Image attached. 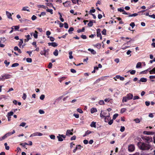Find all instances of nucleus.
<instances>
[{
	"mask_svg": "<svg viewBox=\"0 0 155 155\" xmlns=\"http://www.w3.org/2000/svg\"><path fill=\"white\" fill-rule=\"evenodd\" d=\"M101 30L100 28H98L97 29V37H99L101 40H102V36L101 33Z\"/></svg>",
	"mask_w": 155,
	"mask_h": 155,
	"instance_id": "423d86ee",
	"label": "nucleus"
},
{
	"mask_svg": "<svg viewBox=\"0 0 155 155\" xmlns=\"http://www.w3.org/2000/svg\"><path fill=\"white\" fill-rule=\"evenodd\" d=\"M108 115L106 117H105V121L106 122H107L109 121V118H110V114L108 112Z\"/></svg>",
	"mask_w": 155,
	"mask_h": 155,
	"instance_id": "ddd939ff",
	"label": "nucleus"
},
{
	"mask_svg": "<svg viewBox=\"0 0 155 155\" xmlns=\"http://www.w3.org/2000/svg\"><path fill=\"white\" fill-rule=\"evenodd\" d=\"M107 114V112L105 111L103 112L102 111H101V112L100 114V117L103 118L106 117V115Z\"/></svg>",
	"mask_w": 155,
	"mask_h": 155,
	"instance_id": "6e6552de",
	"label": "nucleus"
},
{
	"mask_svg": "<svg viewBox=\"0 0 155 155\" xmlns=\"http://www.w3.org/2000/svg\"><path fill=\"white\" fill-rule=\"evenodd\" d=\"M118 116V114H115L113 116V119L115 120Z\"/></svg>",
	"mask_w": 155,
	"mask_h": 155,
	"instance_id": "a19ab883",
	"label": "nucleus"
},
{
	"mask_svg": "<svg viewBox=\"0 0 155 155\" xmlns=\"http://www.w3.org/2000/svg\"><path fill=\"white\" fill-rule=\"evenodd\" d=\"M140 99V97L137 96H135L134 97H133V100H135L136 99Z\"/></svg>",
	"mask_w": 155,
	"mask_h": 155,
	"instance_id": "338daca9",
	"label": "nucleus"
},
{
	"mask_svg": "<svg viewBox=\"0 0 155 155\" xmlns=\"http://www.w3.org/2000/svg\"><path fill=\"white\" fill-rule=\"evenodd\" d=\"M148 69H147L146 70H145V71H142L140 72V74H147V71H148Z\"/></svg>",
	"mask_w": 155,
	"mask_h": 155,
	"instance_id": "37998d69",
	"label": "nucleus"
},
{
	"mask_svg": "<svg viewBox=\"0 0 155 155\" xmlns=\"http://www.w3.org/2000/svg\"><path fill=\"white\" fill-rule=\"evenodd\" d=\"M125 127L124 126H121L120 130L121 132H123L124 131Z\"/></svg>",
	"mask_w": 155,
	"mask_h": 155,
	"instance_id": "864d4df0",
	"label": "nucleus"
},
{
	"mask_svg": "<svg viewBox=\"0 0 155 155\" xmlns=\"http://www.w3.org/2000/svg\"><path fill=\"white\" fill-rule=\"evenodd\" d=\"M141 62H139L137 63L136 66V68H141Z\"/></svg>",
	"mask_w": 155,
	"mask_h": 155,
	"instance_id": "5701e85b",
	"label": "nucleus"
},
{
	"mask_svg": "<svg viewBox=\"0 0 155 155\" xmlns=\"http://www.w3.org/2000/svg\"><path fill=\"white\" fill-rule=\"evenodd\" d=\"M134 120L136 123H139L140 122V120L138 118L135 119Z\"/></svg>",
	"mask_w": 155,
	"mask_h": 155,
	"instance_id": "4d7b16f0",
	"label": "nucleus"
},
{
	"mask_svg": "<svg viewBox=\"0 0 155 155\" xmlns=\"http://www.w3.org/2000/svg\"><path fill=\"white\" fill-rule=\"evenodd\" d=\"M35 33L33 35V36L35 38H38V32L36 31H35Z\"/></svg>",
	"mask_w": 155,
	"mask_h": 155,
	"instance_id": "393cba45",
	"label": "nucleus"
},
{
	"mask_svg": "<svg viewBox=\"0 0 155 155\" xmlns=\"http://www.w3.org/2000/svg\"><path fill=\"white\" fill-rule=\"evenodd\" d=\"M74 29L73 27H70L68 30V32L69 34H72V32H71L74 31Z\"/></svg>",
	"mask_w": 155,
	"mask_h": 155,
	"instance_id": "b1692460",
	"label": "nucleus"
},
{
	"mask_svg": "<svg viewBox=\"0 0 155 155\" xmlns=\"http://www.w3.org/2000/svg\"><path fill=\"white\" fill-rule=\"evenodd\" d=\"M150 74H155V67L153 68L152 70L149 71Z\"/></svg>",
	"mask_w": 155,
	"mask_h": 155,
	"instance_id": "bb28decb",
	"label": "nucleus"
},
{
	"mask_svg": "<svg viewBox=\"0 0 155 155\" xmlns=\"http://www.w3.org/2000/svg\"><path fill=\"white\" fill-rule=\"evenodd\" d=\"M6 14L8 18L12 19V15L11 13H10L8 11H6Z\"/></svg>",
	"mask_w": 155,
	"mask_h": 155,
	"instance_id": "4468645a",
	"label": "nucleus"
},
{
	"mask_svg": "<svg viewBox=\"0 0 155 155\" xmlns=\"http://www.w3.org/2000/svg\"><path fill=\"white\" fill-rule=\"evenodd\" d=\"M26 124V123L25 122H22L21 123V124L20 125V126H22V127H24L25 126V125Z\"/></svg>",
	"mask_w": 155,
	"mask_h": 155,
	"instance_id": "603ef678",
	"label": "nucleus"
},
{
	"mask_svg": "<svg viewBox=\"0 0 155 155\" xmlns=\"http://www.w3.org/2000/svg\"><path fill=\"white\" fill-rule=\"evenodd\" d=\"M85 30V28L84 27H83L81 29H78L77 30V32L78 33H80L82 32H84Z\"/></svg>",
	"mask_w": 155,
	"mask_h": 155,
	"instance_id": "c85d7f7f",
	"label": "nucleus"
},
{
	"mask_svg": "<svg viewBox=\"0 0 155 155\" xmlns=\"http://www.w3.org/2000/svg\"><path fill=\"white\" fill-rule=\"evenodd\" d=\"M13 112L12 111H10L9 112H8L7 114V116H8V117H11L13 115Z\"/></svg>",
	"mask_w": 155,
	"mask_h": 155,
	"instance_id": "c9c22d12",
	"label": "nucleus"
},
{
	"mask_svg": "<svg viewBox=\"0 0 155 155\" xmlns=\"http://www.w3.org/2000/svg\"><path fill=\"white\" fill-rule=\"evenodd\" d=\"M102 34L103 35H106V30L104 29L103 31L101 32Z\"/></svg>",
	"mask_w": 155,
	"mask_h": 155,
	"instance_id": "79ce46f5",
	"label": "nucleus"
},
{
	"mask_svg": "<svg viewBox=\"0 0 155 155\" xmlns=\"http://www.w3.org/2000/svg\"><path fill=\"white\" fill-rule=\"evenodd\" d=\"M26 61L28 63H31L32 62V59L30 58H27L26 59Z\"/></svg>",
	"mask_w": 155,
	"mask_h": 155,
	"instance_id": "ea45409f",
	"label": "nucleus"
},
{
	"mask_svg": "<svg viewBox=\"0 0 155 155\" xmlns=\"http://www.w3.org/2000/svg\"><path fill=\"white\" fill-rule=\"evenodd\" d=\"M6 41V39L5 38H0V47L3 48L5 47V45L1 44L4 43Z\"/></svg>",
	"mask_w": 155,
	"mask_h": 155,
	"instance_id": "39448f33",
	"label": "nucleus"
},
{
	"mask_svg": "<svg viewBox=\"0 0 155 155\" xmlns=\"http://www.w3.org/2000/svg\"><path fill=\"white\" fill-rule=\"evenodd\" d=\"M134 149L135 147L134 145L130 144L129 146L128 150L129 151L132 152L134 150Z\"/></svg>",
	"mask_w": 155,
	"mask_h": 155,
	"instance_id": "0eeeda50",
	"label": "nucleus"
},
{
	"mask_svg": "<svg viewBox=\"0 0 155 155\" xmlns=\"http://www.w3.org/2000/svg\"><path fill=\"white\" fill-rule=\"evenodd\" d=\"M48 38H50V40L51 41H54V40L55 39L54 38H53V37H50L49 36H48Z\"/></svg>",
	"mask_w": 155,
	"mask_h": 155,
	"instance_id": "052dcab7",
	"label": "nucleus"
},
{
	"mask_svg": "<svg viewBox=\"0 0 155 155\" xmlns=\"http://www.w3.org/2000/svg\"><path fill=\"white\" fill-rule=\"evenodd\" d=\"M81 38L83 39H86L87 38V37L86 35H82L81 36Z\"/></svg>",
	"mask_w": 155,
	"mask_h": 155,
	"instance_id": "6e6d98bb",
	"label": "nucleus"
},
{
	"mask_svg": "<svg viewBox=\"0 0 155 155\" xmlns=\"http://www.w3.org/2000/svg\"><path fill=\"white\" fill-rule=\"evenodd\" d=\"M52 65L53 64L51 62H50L49 63V64L48 66V68H52Z\"/></svg>",
	"mask_w": 155,
	"mask_h": 155,
	"instance_id": "8fccbe9b",
	"label": "nucleus"
},
{
	"mask_svg": "<svg viewBox=\"0 0 155 155\" xmlns=\"http://www.w3.org/2000/svg\"><path fill=\"white\" fill-rule=\"evenodd\" d=\"M126 110V109L125 108H123L121 109L120 113H124Z\"/></svg>",
	"mask_w": 155,
	"mask_h": 155,
	"instance_id": "3c124183",
	"label": "nucleus"
},
{
	"mask_svg": "<svg viewBox=\"0 0 155 155\" xmlns=\"http://www.w3.org/2000/svg\"><path fill=\"white\" fill-rule=\"evenodd\" d=\"M57 137L58 138V140L59 141H62L63 140L62 137L61 136H59V134L57 136Z\"/></svg>",
	"mask_w": 155,
	"mask_h": 155,
	"instance_id": "4be33fe9",
	"label": "nucleus"
},
{
	"mask_svg": "<svg viewBox=\"0 0 155 155\" xmlns=\"http://www.w3.org/2000/svg\"><path fill=\"white\" fill-rule=\"evenodd\" d=\"M50 138L52 139H54L55 138V136L54 135H51L50 136Z\"/></svg>",
	"mask_w": 155,
	"mask_h": 155,
	"instance_id": "774afa93",
	"label": "nucleus"
},
{
	"mask_svg": "<svg viewBox=\"0 0 155 155\" xmlns=\"http://www.w3.org/2000/svg\"><path fill=\"white\" fill-rule=\"evenodd\" d=\"M77 111H78V112L81 114H82L83 113V110L81 108H78L77 109Z\"/></svg>",
	"mask_w": 155,
	"mask_h": 155,
	"instance_id": "49530a36",
	"label": "nucleus"
},
{
	"mask_svg": "<svg viewBox=\"0 0 155 155\" xmlns=\"http://www.w3.org/2000/svg\"><path fill=\"white\" fill-rule=\"evenodd\" d=\"M117 10L118 12H123V13L124 12V10L121 8H118Z\"/></svg>",
	"mask_w": 155,
	"mask_h": 155,
	"instance_id": "13d9d810",
	"label": "nucleus"
},
{
	"mask_svg": "<svg viewBox=\"0 0 155 155\" xmlns=\"http://www.w3.org/2000/svg\"><path fill=\"white\" fill-rule=\"evenodd\" d=\"M64 27L65 28H68V25L67 23L65 22L64 23Z\"/></svg>",
	"mask_w": 155,
	"mask_h": 155,
	"instance_id": "bf43d9fd",
	"label": "nucleus"
},
{
	"mask_svg": "<svg viewBox=\"0 0 155 155\" xmlns=\"http://www.w3.org/2000/svg\"><path fill=\"white\" fill-rule=\"evenodd\" d=\"M73 130L72 129L71 130V131L70 130H67L66 132V135L67 136H69V135H72L73 134V133L72 132L73 131Z\"/></svg>",
	"mask_w": 155,
	"mask_h": 155,
	"instance_id": "9d476101",
	"label": "nucleus"
},
{
	"mask_svg": "<svg viewBox=\"0 0 155 155\" xmlns=\"http://www.w3.org/2000/svg\"><path fill=\"white\" fill-rule=\"evenodd\" d=\"M46 11L48 12H50L51 14H53V10L51 9L48 8L46 9Z\"/></svg>",
	"mask_w": 155,
	"mask_h": 155,
	"instance_id": "4c0bfd02",
	"label": "nucleus"
},
{
	"mask_svg": "<svg viewBox=\"0 0 155 155\" xmlns=\"http://www.w3.org/2000/svg\"><path fill=\"white\" fill-rule=\"evenodd\" d=\"M58 14L60 15V20L62 22H63L64 21V19L63 18H62V16L60 12H59Z\"/></svg>",
	"mask_w": 155,
	"mask_h": 155,
	"instance_id": "58836bf2",
	"label": "nucleus"
},
{
	"mask_svg": "<svg viewBox=\"0 0 155 155\" xmlns=\"http://www.w3.org/2000/svg\"><path fill=\"white\" fill-rule=\"evenodd\" d=\"M37 18V17L35 15H33L32 16L31 19L32 20L34 21Z\"/></svg>",
	"mask_w": 155,
	"mask_h": 155,
	"instance_id": "680f3d73",
	"label": "nucleus"
},
{
	"mask_svg": "<svg viewBox=\"0 0 155 155\" xmlns=\"http://www.w3.org/2000/svg\"><path fill=\"white\" fill-rule=\"evenodd\" d=\"M4 63L5 64V66L7 67L10 64V62H8L6 60H5L4 61Z\"/></svg>",
	"mask_w": 155,
	"mask_h": 155,
	"instance_id": "e433bc0d",
	"label": "nucleus"
},
{
	"mask_svg": "<svg viewBox=\"0 0 155 155\" xmlns=\"http://www.w3.org/2000/svg\"><path fill=\"white\" fill-rule=\"evenodd\" d=\"M23 43V40L22 39H21L20 41L19 42V44H18V45L19 46L20 48L21 47V46L22 45Z\"/></svg>",
	"mask_w": 155,
	"mask_h": 155,
	"instance_id": "a18cd8bd",
	"label": "nucleus"
},
{
	"mask_svg": "<svg viewBox=\"0 0 155 155\" xmlns=\"http://www.w3.org/2000/svg\"><path fill=\"white\" fill-rule=\"evenodd\" d=\"M48 44V46H52L53 47H56L58 46V44L56 42H49Z\"/></svg>",
	"mask_w": 155,
	"mask_h": 155,
	"instance_id": "f8f14e48",
	"label": "nucleus"
},
{
	"mask_svg": "<svg viewBox=\"0 0 155 155\" xmlns=\"http://www.w3.org/2000/svg\"><path fill=\"white\" fill-rule=\"evenodd\" d=\"M130 26L132 27V28H133L134 26L135 25V24L134 22H132L130 24Z\"/></svg>",
	"mask_w": 155,
	"mask_h": 155,
	"instance_id": "69168bd1",
	"label": "nucleus"
},
{
	"mask_svg": "<svg viewBox=\"0 0 155 155\" xmlns=\"http://www.w3.org/2000/svg\"><path fill=\"white\" fill-rule=\"evenodd\" d=\"M93 21H90L88 24V25L89 27H91L93 25Z\"/></svg>",
	"mask_w": 155,
	"mask_h": 155,
	"instance_id": "cd10ccee",
	"label": "nucleus"
},
{
	"mask_svg": "<svg viewBox=\"0 0 155 155\" xmlns=\"http://www.w3.org/2000/svg\"><path fill=\"white\" fill-rule=\"evenodd\" d=\"M53 54L55 56H57L58 55V52L57 49H55L53 52Z\"/></svg>",
	"mask_w": 155,
	"mask_h": 155,
	"instance_id": "c756f323",
	"label": "nucleus"
},
{
	"mask_svg": "<svg viewBox=\"0 0 155 155\" xmlns=\"http://www.w3.org/2000/svg\"><path fill=\"white\" fill-rule=\"evenodd\" d=\"M147 78H141L139 81H138V83L140 84V82H147Z\"/></svg>",
	"mask_w": 155,
	"mask_h": 155,
	"instance_id": "1a4fd4ad",
	"label": "nucleus"
},
{
	"mask_svg": "<svg viewBox=\"0 0 155 155\" xmlns=\"http://www.w3.org/2000/svg\"><path fill=\"white\" fill-rule=\"evenodd\" d=\"M99 104L100 105H103L104 104V102L103 100H101L99 102Z\"/></svg>",
	"mask_w": 155,
	"mask_h": 155,
	"instance_id": "09e8293b",
	"label": "nucleus"
},
{
	"mask_svg": "<svg viewBox=\"0 0 155 155\" xmlns=\"http://www.w3.org/2000/svg\"><path fill=\"white\" fill-rule=\"evenodd\" d=\"M25 37L26 38V39H25V41H28L29 40L31 39V38H30V35H25Z\"/></svg>",
	"mask_w": 155,
	"mask_h": 155,
	"instance_id": "dca6fc26",
	"label": "nucleus"
},
{
	"mask_svg": "<svg viewBox=\"0 0 155 155\" xmlns=\"http://www.w3.org/2000/svg\"><path fill=\"white\" fill-rule=\"evenodd\" d=\"M67 77H63L60 78L59 79V81L60 82H61L63 80H64Z\"/></svg>",
	"mask_w": 155,
	"mask_h": 155,
	"instance_id": "7c9ffc66",
	"label": "nucleus"
},
{
	"mask_svg": "<svg viewBox=\"0 0 155 155\" xmlns=\"http://www.w3.org/2000/svg\"><path fill=\"white\" fill-rule=\"evenodd\" d=\"M96 122H94V121H92L91 124L90 126L91 127H94V128H96Z\"/></svg>",
	"mask_w": 155,
	"mask_h": 155,
	"instance_id": "6ab92c4d",
	"label": "nucleus"
},
{
	"mask_svg": "<svg viewBox=\"0 0 155 155\" xmlns=\"http://www.w3.org/2000/svg\"><path fill=\"white\" fill-rule=\"evenodd\" d=\"M97 111V109L95 108H92L91 110V113L92 114Z\"/></svg>",
	"mask_w": 155,
	"mask_h": 155,
	"instance_id": "a211bd4d",
	"label": "nucleus"
},
{
	"mask_svg": "<svg viewBox=\"0 0 155 155\" xmlns=\"http://www.w3.org/2000/svg\"><path fill=\"white\" fill-rule=\"evenodd\" d=\"M128 100H129L128 99L127 97L126 96L123 97L122 101L123 102H126Z\"/></svg>",
	"mask_w": 155,
	"mask_h": 155,
	"instance_id": "412c9836",
	"label": "nucleus"
},
{
	"mask_svg": "<svg viewBox=\"0 0 155 155\" xmlns=\"http://www.w3.org/2000/svg\"><path fill=\"white\" fill-rule=\"evenodd\" d=\"M26 97H27V96H26V94L25 93H23V96L22 97V98L24 100H25L26 99Z\"/></svg>",
	"mask_w": 155,
	"mask_h": 155,
	"instance_id": "e2e57ef3",
	"label": "nucleus"
},
{
	"mask_svg": "<svg viewBox=\"0 0 155 155\" xmlns=\"http://www.w3.org/2000/svg\"><path fill=\"white\" fill-rule=\"evenodd\" d=\"M139 148L141 150H149L150 149L151 146L149 144L142 142H138L137 144Z\"/></svg>",
	"mask_w": 155,
	"mask_h": 155,
	"instance_id": "f257e3e1",
	"label": "nucleus"
},
{
	"mask_svg": "<svg viewBox=\"0 0 155 155\" xmlns=\"http://www.w3.org/2000/svg\"><path fill=\"white\" fill-rule=\"evenodd\" d=\"M28 7H23L22 9V11H27L28 12H30V11L29 10V9L28 8Z\"/></svg>",
	"mask_w": 155,
	"mask_h": 155,
	"instance_id": "f3484780",
	"label": "nucleus"
},
{
	"mask_svg": "<svg viewBox=\"0 0 155 155\" xmlns=\"http://www.w3.org/2000/svg\"><path fill=\"white\" fill-rule=\"evenodd\" d=\"M45 97V96L44 94H41L40 97V98L41 100H43Z\"/></svg>",
	"mask_w": 155,
	"mask_h": 155,
	"instance_id": "5fc2aeb1",
	"label": "nucleus"
},
{
	"mask_svg": "<svg viewBox=\"0 0 155 155\" xmlns=\"http://www.w3.org/2000/svg\"><path fill=\"white\" fill-rule=\"evenodd\" d=\"M142 139L143 140L145 141L146 143H147L148 144H149V143L153 141L152 138L149 136H144L142 137Z\"/></svg>",
	"mask_w": 155,
	"mask_h": 155,
	"instance_id": "f03ea898",
	"label": "nucleus"
},
{
	"mask_svg": "<svg viewBox=\"0 0 155 155\" xmlns=\"http://www.w3.org/2000/svg\"><path fill=\"white\" fill-rule=\"evenodd\" d=\"M7 137V134H5V135L4 136H2V137H0V140L2 141V140H4Z\"/></svg>",
	"mask_w": 155,
	"mask_h": 155,
	"instance_id": "2f4dec72",
	"label": "nucleus"
},
{
	"mask_svg": "<svg viewBox=\"0 0 155 155\" xmlns=\"http://www.w3.org/2000/svg\"><path fill=\"white\" fill-rule=\"evenodd\" d=\"M109 77V76H104L101 77L100 79L101 81H104L107 79V78L108 77Z\"/></svg>",
	"mask_w": 155,
	"mask_h": 155,
	"instance_id": "473e14b6",
	"label": "nucleus"
},
{
	"mask_svg": "<svg viewBox=\"0 0 155 155\" xmlns=\"http://www.w3.org/2000/svg\"><path fill=\"white\" fill-rule=\"evenodd\" d=\"M126 97L128 100H130L133 98V95L132 94L129 93L127 95Z\"/></svg>",
	"mask_w": 155,
	"mask_h": 155,
	"instance_id": "9b49d317",
	"label": "nucleus"
},
{
	"mask_svg": "<svg viewBox=\"0 0 155 155\" xmlns=\"http://www.w3.org/2000/svg\"><path fill=\"white\" fill-rule=\"evenodd\" d=\"M138 15V14L137 13H134L133 14H132V15H129L128 17H133V16H136Z\"/></svg>",
	"mask_w": 155,
	"mask_h": 155,
	"instance_id": "de8ad7c7",
	"label": "nucleus"
},
{
	"mask_svg": "<svg viewBox=\"0 0 155 155\" xmlns=\"http://www.w3.org/2000/svg\"><path fill=\"white\" fill-rule=\"evenodd\" d=\"M43 51H41L40 52V54L42 55H44L45 57H47L49 55L48 52L49 50L48 49H45V48H44Z\"/></svg>",
	"mask_w": 155,
	"mask_h": 155,
	"instance_id": "20e7f679",
	"label": "nucleus"
},
{
	"mask_svg": "<svg viewBox=\"0 0 155 155\" xmlns=\"http://www.w3.org/2000/svg\"><path fill=\"white\" fill-rule=\"evenodd\" d=\"M88 51H90L91 52V54H96V52L93 49H91V48H89L88 49Z\"/></svg>",
	"mask_w": 155,
	"mask_h": 155,
	"instance_id": "aec40b11",
	"label": "nucleus"
},
{
	"mask_svg": "<svg viewBox=\"0 0 155 155\" xmlns=\"http://www.w3.org/2000/svg\"><path fill=\"white\" fill-rule=\"evenodd\" d=\"M136 71L135 70H132L130 71V73L131 74L134 75L135 74Z\"/></svg>",
	"mask_w": 155,
	"mask_h": 155,
	"instance_id": "0e129e2a",
	"label": "nucleus"
},
{
	"mask_svg": "<svg viewBox=\"0 0 155 155\" xmlns=\"http://www.w3.org/2000/svg\"><path fill=\"white\" fill-rule=\"evenodd\" d=\"M19 64L18 63H15L13 64L11 66L12 67H17L19 65Z\"/></svg>",
	"mask_w": 155,
	"mask_h": 155,
	"instance_id": "f704fd0d",
	"label": "nucleus"
},
{
	"mask_svg": "<svg viewBox=\"0 0 155 155\" xmlns=\"http://www.w3.org/2000/svg\"><path fill=\"white\" fill-rule=\"evenodd\" d=\"M72 52L70 51L69 52V58L70 59H72L73 58V56L72 55Z\"/></svg>",
	"mask_w": 155,
	"mask_h": 155,
	"instance_id": "72a5a7b5",
	"label": "nucleus"
},
{
	"mask_svg": "<svg viewBox=\"0 0 155 155\" xmlns=\"http://www.w3.org/2000/svg\"><path fill=\"white\" fill-rule=\"evenodd\" d=\"M143 134L147 135H151L153 134H154V132H153L144 131L143 132Z\"/></svg>",
	"mask_w": 155,
	"mask_h": 155,
	"instance_id": "2eb2a0df",
	"label": "nucleus"
},
{
	"mask_svg": "<svg viewBox=\"0 0 155 155\" xmlns=\"http://www.w3.org/2000/svg\"><path fill=\"white\" fill-rule=\"evenodd\" d=\"M28 145V143L26 142H25L23 143H20V145L22 146L24 148H26V145Z\"/></svg>",
	"mask_w": 155,
	"mask_h": 155,
	"instance_id": "a878e982",
	"label": "nucleus"
},
{
	"mask_svg": "<svg viewBox=\"0 0 155 155\" xmlns=\"http://www.w3.org/2000/svg\"><path fill=\"white\" fill-rule=\"evenodd\" d=\"M11 77V74H5L3 75H2L0 77V80L1 81H4L5 79L10 78Z\"/></svg>",
	"mask_w": 155,
	"mask_h": 155,
	"instance_id": "7ed1b4c3",
	"label": "nucleus"
},
{
	"mask_svg": "<svg viewBox=\"0 0 155 155\" xmlns=\"http://www.w3.org/2000/svg\"><path fill=\"white\" fill-rule=\"evenodd\" d=\"M95 46L99 49L100 48L101 45L99 43H97L95 45Z\"/></svg>",
	"mask_w": 155,
	"mask_h": 155,
	"instance_id": "c03bdc74",
	"label": "nucleus"
}]
</instances>
